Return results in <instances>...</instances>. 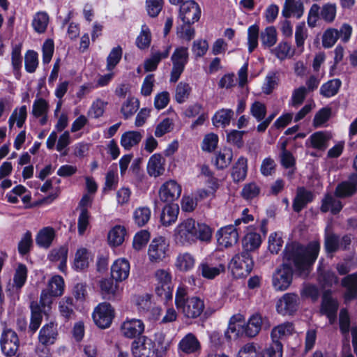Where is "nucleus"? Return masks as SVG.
Instances as JSON below:
<instances>
[{"label": "nucleus", "instance_id": "nucleus-51", "mask_svg": "<svg viewBox=\"0 0 357 357\" xmlns=\"http://www.w3.org/2000/svg\"><path fill=\"white\" fill-rule=\"evenodd\" d=\"M49 16L45 12H38L33 17L32 26L38 33H43L48 25Z\"/></svg>", "mask_w": 357, "mask_h": 357}, {"label": "nucleus", "instance_id": "nucleus-28", "mask_svg": "<svg viewBox=\"0 0 357 357\" xmlns=\"http://www.w3.org/2000/svg\"><path fill=\"white\" fill-rule=\"evenodd\" d=\"M56 237V230L50 226L40 229L36 234V243L43 248H49Z\"/></svg>", "mask_w": 357, "mask_h": 357}, {"label": "nucleus", "instance_id": "nucleus-52", "mask_svg": "<svg viewBox=\"0 0 357 357\" xmlns=\"http://www.w3.org/2000/svg\"><path fill=\"white\" fill-rule=\"evenodd\" d=\"M341 84L339 79H333L327 82L321 86V94L326 98L335 96L338 92Z\"/></svg>", "mask_w": 357, "mask_h": 357}, {"label": "nucleus", "instance_id": "nucleus-49", "mask_svg": "<svg viewBox=\"0 0 357 357\" xmlns=\"http://www.w3.org/2000/svg\"><path fill=\"white\" fill-rule=\"evenodd\" d=\"M151 216V211L147 206L137 208L133 212V220L139 227H143L148 223Z\"/></svg>", "mask_w": 357, "mask_h": 357}, {"label": "nucleus", "instance_id": "nucleus-56", "mask_svg": "<svg viewBox=\"0 0 357 357\" xmlns=\"http://www.w3.org/2000/svg\"><path fill=\"white\" fill-rule=\"evenodd\" d=\"M153 342V353L158 356H163L167 349V344L165 342V335L161 332L155 334Z\"/></svg>", "mask_w": 357, "mask_h": 357}, {"label": "nucleus", "instance_id": "nucleus-16", "mask_svg": "<svg viewBox=\"0 0 357 357\" xmlns=\"http://www.w3.org/2000/svg\"><path fill=\"white\" fill-rule=\"evenodd\" d=\"M181 186L176 181L169 180L160 186L159 197L162 202H172L181 196Z\"/></svg>", "mask_w": 357, "mask_h": 357}, {"label": "nucleus", "instance_id": "nucleus-13", "mask_svg": "<svg viewBox=\"0 0 357 357\" xmlns=\"http://www.w3.org/2000/svg\"><path fill=\"white\" fill-rule=\"evenodd\" d=\"M201 16V8L193 0L186 1L180 6L179 17L183 22L195 23Z\"/></svg>", "mask_w": 357, "mask_h": 357}, {"label": "nucleus", "instance_id": "nucleus-61", "mask_svg": "<svg viewBox=\"0 0 357 357\" xmlns=\"http://www.w3.org/2000/svg\"><path fill=\"white\" fill-rule=\"evenodd\" d=\"M38 66V54L33 51L29 50L24 56V66L26 72L29 73H34Z\"/></svg>", "mask_w": 357, "mask_h": 357}, {"label": "nucleus", "instance_id": "nucleus-37", "mask_svg": "<svg viewBox=\"0 0 357 357\" xmlns=\"http://www.w3.org/2000/svg\"><path fill=\"white\" fill-rule=\"evenodd\" d=\"M294 333V327L290 322L281 324L272 329L271 339L273 341H279L287 338Z\"/></svg>", "mask_w": 357, "mask_h": 357}, {"label": "nucleus", "instance_id": "nucleus-6", "mask_svg": "<svg viewBox=\"0 0 357 357\" xmlns=\"http://www.w3.org/2000/svg\"><path fill=\"white\" fill-rule=\"evenodd\" d=\"M115 317V310L112 305L107 302L99 303L93 310L92 318L94 324L101 329L110 327Z\"/></svg>", "mask_w": 357, "mask_h": 357}, {"label": "nucleus", "instance_id": "nucleus-55", "mask_svg": "<svg viewBox=\"0 0 357 357\" xmlns=\"http://www.w3.org/2000/svg\"><path fill=\"white\" fill-rule=\"evenodd\" d=\"M277 38V29L273 26H267L260 33V40L263 45H275Z\"/></svg>", "mask_w": 357, "mask_h": 357}, {"label": "nucleus", "instance_id": "nucleus-63", "mask_svg": "<svg viewBox=\"0 0 357 357\" xmlns=\"http://www.w3.org/2000/svg\"><path fill=\"white\" fill-rule=\"evenodd\" d=\"M106 105L107 103L100 99L93 101L87 112L89 117L98 119L102 116Z\"/></svg>", "mask_w": 357, "mask_h": 357}, {"label": "nucleus", "instance_id": "nucleus-47", "mask_svg": "<svg viewBox=\"0 0 357 357\" xmlns=\"http://www.w3.org/2000/svg\"><path fill=\"white\" fill-rule=\"evenodd\" d=\"M65 282L63 278L56 275L52 277L47 284V289L54 296H61L64 292Z\"/></svg>", "mask_w": 357, "mask_h": 357}, {"label": "nucleus", "instance_id": "nucleus-32", "mask_svg": "<svg viewBox=\"0 0 357 357\" xmlns=\"http://www.w3.org/2000/svg\"><path fill=\"white\" fill-rule=\"evenodd\" d=\"M195 262L196 259L192 254L181 252L176 258L175 266L181 272H188L195 267Z\"/></svg>", "mask_w": 357, "mask_h": 357}, {"label": "nucleus", "instance_id": "nucleus-29", "mask_svg": "<svg viewBox=\"0 0 357 357\" xmlns=\"http://www.w3.org/2000/svg\"><path fill=\"white\" fill-rule=\"evenodd\" d=\"M341 284L346 289L344 295L346 301L357 297V273L344 277Z\"/></svg>", "mask_w": 357, "mask_h": 357}, {"label": "nucleus", "instance_id": "nucleus-23", "mask_svg": "<svg viewBox=\"0 0 357 357\" xmlns=\"http://www.w3.org/2000/svg\"><path fill=\"white\" fill-rule=\"evenodd\" d=\"M199 271L203 278L212 280L225 272V266L222 263L214 264L208 261H202L198 267Z\"/></svg>", "mask_w": 357, "mask_h": 357}, {"label": "nucleus", "instance_id": "nucleus-18", "mask_svg": "<svg viewBox=\"0 0 357 357\" xmlns=\"http://www.w3.org/2000/svg\"><path fill=\"white\" fill-rule=\"evenodd\" d=\"M93 260V255L87 248H78L74 255L72 268L77 272L86 270Z\"/></svg>", "mask_w": 357, "mask_h": 357}, {"label": "nucleus", "instance_id": "nucleus-48", "mask_svg": "<svg viewBox=\"0 0 357 357\" xmlns=\"http://www.w3.org/2000/svg\"><path fill=\"white\" fill-rule=\"evenodd\" d=\"M342 204L340 200L332 195H326L322 201L321 210L323 212L331 211L332 213H337L341 211Z\"/></svg>", "mask_w": 357, "mask_h": 357}, {"label": "nucleus", "instance_id": "nucleus-44", "mask_svg": "<svg viewBox=\"0 0 357 357\" xmlns=\"http://www.w3.org/2000/svg\"><path fill=\"white\" fill-rule=\"evenodd\" d=\"M233 151L229 147L220 149L215 155V164L218 169L227 167L231 162Z\"/></svg>", "mask_w": 357, "mask_h": 357}, {"label": "nucleus", "instance_id": "nucleus-36", "mask_svg": "<svg viewBox=\"0 0 357 357\" xmlns=\"http://www.w3.org/2000/svg\"><path fill=\"white\" fill-rule=\"evenodd\" d=\"M248 231L243 238V248L244 252L254 251L259 248L261 243V235L255 231H252V229Z\"/></svg>", "mask_w": 357, "mask_h": 357}, {"label": "nucleus", "instance_id": "nucleus-38", "mask_svg": "<svg viewBox=\"0 0 357 357\" xmlns=\"http://www.w3.org/2000/svg\"><path fill=\"white\" fill-rule=\"evenodd\" d=\"M28 275V269L26 265L19 263L14 269L13 287L20 289L26 283Z\"/></svg>", "mask_w": 357, "mask_h": 357}, {"label": "nucleus", "instance_id": "nucleus-60", "mask_svg": "<svg viewBox=\"0 0 357 357\" xmlns=\"http://www.w3.org/2000/svg\"><path fill=\"white\" fill-rule=\"evenodd\" d=\"M191 87L189 84L179 82L176 88L175 100L178 103H183L189 98Z\"/></svg>", "mask_w": 357, "mask_h": 357}, {"label": "nucleus", "instance_id": "nucleus-34", "mask_svg": "<svg viewBox=\"0 0 357 357\" xmlns=\"http://www.w3.org/2000/svg\"><path fill=\"white\" fill-rule=\"evenodd\" d=\"M263 323V318L259 314H252L245 323V336L248 337H254L259 334L261 331Z\"/></svg>", "mask_w": 357, "mask_h": 357}, {"label": "nucleus", "instance_id": "nucleus-25", "mask_svg": "<svg viewBox=\"0 0 357 357\" xmlns=\"http://www.w3.org/2000/svg\"><path fill=\"white\" fill-rule=\"evenodd\" d=\"M68 254V247L64 245L52 249L48 255V259L51 261L59 262L58 268L64 273L67 268Z\"/></svg>", "mask_w": 357, "mask_h": 357}, {"label": "nucleus", "instance_id": "nucleus-50", "mask_svg": "<svg viewBox=\"0 0 357 357\" xmlns=\"http://www.w3.org/2000/svg\"><path fill=\"white\" fill-rule=\"evenodd\" d=\"M169 49L165 50L162 52H153L150 58L144 61V70L146 72L153 71L157 68V66L162 59L166 58L169 54Z\"/></svg>", "mask_w": 357, "mask_h": 357}, {"label": "nucleus", "instance_id": "nucleus-12", "mask_svg": "<svg viewBox=\"0 0 357 357\" xmlns=\"http://www.w3.org/2000/svg\"><path fill=\"white\" fill-rule=\"evenodd\" d=\"M173 68L171 73L170 82H176L180 77L188 61L187 48L181 46L176 49L172 56Z\"/></svg>", "mask_w": 357, "mask_h": 357}, {"label": "nucleus", "instance_id": "nucleus-15", "mask_svg": "<svg viewBox=\"0 0 357 357\" xmlns=\"http://www.w3.org/2000/svg\"><path fill=\"white\" fill-rule=\"evenodd\" d=\"M7 202L10 204H17L20 199L24 204V208H30L32 205L31 193L24 186L17 185L6 195Z\"/></svg>", "mask_w": 357, "mask_h": 357}, {"label": "nucleus", "instance_id": "nucleus-3", "mask_svg": "<svg viewBox=\"0 0 357 357\" xmlns=\"http://www.w3.org/2000/svg\"><path fill=\"white\" fill-rule=\"evenodd\" d=\"M154 278L156 294L165 301H171L173 297L174 285L170 271L159 268L155 271Z\"/></svg>", "mask_w": 357, "mask_h": 357}, {"label": "nucleus", "instance_id": "nucleus-64", "mask_svg": "<svg viewBox=\"0 0 357 357\" xmlns=\"http://www.w3.org/2000/svg\"><path fill=\"white\" fill-rule=\"evenodd\" d=\"M236 357H260L259 351L256 344L247 343L239 349Z\"/></svg>", "mask_w": 357, "mask_h": 357}, {"label": "nucleus", "instance_id": "nucleus-21", "mask_svg": "<svg viewBox=\"0 0 357 357\" xmlns=\"http://www.w3.org/2000/svg\"><path fill=\"white\" fill-rule=\"evenodd\" d=\"M49 109V102L42 97H37L32 105L31 114L40 125L44 126L48 121Z\"/></svg>", "mask_w": 357, "mask_h": 357}, {"label": "nucleus", "instance_id": "nucleus-2", "mask_svg": "<svg viewBox=\"0 0 357 357\" xmlns=\"http://www.w3.org/2000/svg\"><path fill=\"white\" fill-rule=\"evenodd\" d=\"M176 308L187 318L195 319L203 312L205 305L202 299L197 296L187 297V289L179 286L176 291Z\"/></svg>", "mask_w": 357, "mask_h": 357}, {"label": "nucleus", "instance_id": "nucleus-26", "mask_svg": "<svg viewBox=\"0 0 357 357\" xmlns=\"http://www.w3.org/2000/svg\"><path fill=\"white\" fill-rule=\"evenodd\" d=\"M57 336V326L51 322L41 328L38 334V340L43 345H50L55 342Z\"/></svg>", "mask_w": 357, "mask_h": 357}, {"label": "nucleus", "instance_id": "nucleus-24", "mask_svg": "<svg viewBox=\"0 0 357 357\" xmlns=\"http://www.w3.org/2000/svg\"><path fill=\"white\" fill-rule=\"evenodd\" d=\"M165 159L159 153L152 155L147 163V172L150 176H162L165 170Z\"/></svg>", "mask_w": 357, "mask_h": 357}, {"label": "nucleus", "instance_id": "nucleus-11", "mask_svg": "<svg viewBox=\"0 0 357 357\" xmlns=\"http://www.w3.org/2000/svg\"><path fill=\"white\" fill-rule=\"evenodd\" d=\"M225 336L229 340L245 336V317L242 314H236L229 319Z\"/></svg>", "mask_w": 357, "mask_h": 357}, {"label": "nucleus", "instance_id": "nucleus-17", "mask_svg": "<svg viewBox=\"0 0 357 357\" xmlns=\"http://www.w3.org/2000/svg\"><path fill=\"white\" fill-rule=\"evenodd\" d=\"M201 343L196 335L192 333H187L178 344L179 353L197 355L201 351Z\"/></svg>", "mask_w": 357, "mask_h": 357}, {"label": "nucleus", "instance_id": "nucleus-5", "mask_svg": "<svg viewBox=\"0 0 357 357\" xmlns=\"http://www.w3.org/2000/svg\"><path fill=\"white\" fill-rule=\"evenodd\" d=\"M253 260L249 252L236 255L229 264V268L236 278L248 276L252 270Z\"/></svg>", "mask_w": 357, "mask_h": 357}, {"label": "nucleus", "instance_id": "nucleus-4", "mask_svg": "<svg viewBox=\"0 0 357 357\" xmlns=\"http://www.w3.org/2000/svg\"><path fill=\"white\" fill-rule=\"evenodd\" d=\"M196 222L193 219H187L180 222L174 229V237L177 243L190 245L196 242Z\"/></svg>", "mask_w": 357, "mask_h": 357}, {"label": "nucleus", "instance_id": "nucleus-10", "mask_svg": "<svg viewBox=\"0 0 357 357\" xmlns=\"http://www.w3.org/2000/svg\"><path fill=\"white\" fill-rule=\"evenodd\" d=\"M300 299L297 294L286 293L276 302L277 312L282 315H292L298 308Z\"/></svg>", "mask_w": 357, "mask_h": 357}, {"label": "nucleus", "instance_id": "nucleus-7", "mask_svg": "<svg viewBox=\"0 0 357 357\" xmlns=\"http://www.w3.org/2000/svg\"><path fill=\"white\" fill-rule=\"evenodd\" d=\"M337 7L335 3H328L324 4L321 8L319 6L313 4L309 11L307 17V24L310 26L314 27L318 19L319 14L320 17L326 22H332L336 16Z\"/></svg>", "mask_w": 357, "mask_h": 357}, {"label": "nucleus", "instance_id": "nucleus-46", "mask_svg": "<svg viewBox=\"0 0 357 357\" xmlns=\"http://www.w3.org/2000/svg\"><path fill=\"white\" fill-rule=\"evenodd\" d=\"M312 200V195L310 192L304 188H298L293 204L294 211L299 212Z\"/></svg>", "mask_w": 357, "mask_h": 357}, {"label": "nucleus", "instance_id": "nucleus-54", "mask_svg": "<svg viewBox=\"0 0 357 357\" xmlns=\"http://www.w3.org/2000/svg\"><path fill=\"white\" fill-rule=\"evenodd\" d=\"M139 107V101L134 97L128 98L121 107V113L125 119L132 116Z\"/></svg>", "mask_w": 357, "mask_h": 357}, {"label": "nucleus", "instance_id": "nucleus-43", "mask_svg": "<svg viewBox=\"0 0 357 357\" xmlns=\"http://www.w3.org/2000/svg\"><path fill=\"white\" fill-rule=\"evenodd\" d=\"M283 345L280 341H273L267 344L261 351L260 357H282Z\"/></svg>", "mask_w": 357, "mask_h": 357}, {"label": "nucleus", "instance_id": "nucleus-35", "mask_svg": "<svg viewBox=\"0 0 357 357\" xmlns=\"http://www.w3.org/2000/svg\"><path fill=\"white\" fill-rule=\"evenodd\" d=\"M126 234V230L123 226H114L108 232L107 241L109 245L112 247L121 245L125 240Z\"/></svg>", "mask_w": 357, "mask_h": 357}, {"label": "nucleus", "instance_id": "nucleus-1", "mask_svg": "<svg viewBox=\"0 0 357 357\" xmlns=\"http://www.w3.org/2000/svg\"><path fill=\"white\" fill-rule=\"evenodd\" d=\"M319 250L320 244L317 241L310 242L306 247L296 242L288 244L284 250L282 264L273 274L274 289L283 291L289 287L293 278L292 265L300 275H307Z\"/></svg>", "mask_w": 357, "mask_h": 357}, {"label": "nucleus", "instance_id": "nucleus-57", "mask_svg": "<svg viewBox=\"0 0 357 357\" xmlns=\"http://www.w3.org/2000/svg\"><path fill=\"white\" fill-rule=\"evenodd\" d=\"M247 174V159L241 157L238 158L236 166L233 169L232 177L236 181L243 180Z\"/></svg>", "mask_w": 357, "mask_h": 357}, {"label": "nucleus", "instance_id": "nucleus-30", "mask_svg": "<svg viewBox=\"0 0 357 357\" xmlns=\"http://www.w3.org/2000/svg\"><path fill=\"white\" fill-rule=\"evenodd\" d=\"M303 4L300 1L285 0L282 10V15L286 18L291 16L300 18L303 15Z\"/></svg>", "mask_w": 357, "mask_h": 357}, {"label": "nucleus", "instance_id": "nucleus-58", "mask_svg": "<svg viewBox=\"0 0 357 357\" xmlns=\"http://www.w3.org/2000/svg\"><path fill=\"white\" fill-rule=\"evenodd\" d=\"M196 241L208 242L211 239L213 231L211 227L204 223H197L195 225Z\"/></svg>", "mask_w": 357, "mask_h": 357}, {"label": "nucleus", "instance_id": "nucleus-62", "mask_svg": "<svg viewBox=\"0 0 357 357\" xmlns=\"http://www.w3.org/2000/svg\"><path fill=\"white\" fill-rule=\"evenodd\" d=\"M325 249L328 253L336 252L341 249L340 238L333 234H330L326 230L325 235Z\"/></svg>", "mask_w": 357, "mask_h": 357}, {"label": "nucleus", "instance_id": "nucleus-45", "mask_svg": "<svg viewBox=\"0 0 357 357\" xmlns=\"http://www.w3.org/2000/svg\"><path fill=\"white\" fill-rule=\"evenodd\" d=\"M113 278L103 279L100 282V289L104 298L114 297L118 291V286Z\"/></svg>", "mask_w": 357, "mask_h": 357}, {"label": "nucleus", "instance_id": "nucleus-59", "mask_svg": "<svg viewBox=\"0 0 357 357\" xmlns=\"http://www.w3.org/2000/svg\"><path fill=\"white\" fill-rule=\"evenodd\" d=\"M122 56V50L120 46L114 47L110 52L107 59L106 69L111 72L119 63Z\"/></svg>", "mask_w": 357, "mask_h": 357}, {"label": "nucleus", "instance_id": "nucleus-39", "mask_svg": "<svg viewBox=\"0 0 357 357\" xmlns=\"http://www.w3.org/2000/svg\"><path fill=\"white\" fill-rule=\"evenodd\" d=\"M234 112L230 109H222L215 112L212 122L215 127L225 128L229 125Z\"/></svg>", "mask_w": 357, "mask_h": 357}, {"label": "nucleus", "instance_id": "nucleus-42", "mask_svg": "<svg viewBox=\"0 0 357 357\" xmlns=\"http://www.w3.org/2000/svg\"><path fill=\"white\" fill-rule=\"evenodd\" d=\"M31 308V321L29 324V329L32 333H35L40 327L43 321V314L40 306L35 302H31L30 304Z\"/></svg>", "mask_w": 357, "mask_h": 357}, {"label": "nucleus", "instance_id": "nucleus-19", "mask_svg": "<svg viewBox=\"0 0 357 357\" xmlns=\"http://www.w3.org/2000/svg\"><path fill=\"white\" fill-rule=\"evenodd\" d=\"M217 241L220 245L228 248L235 244L238 239L237 229L232 225L221 227L216 234Z\"/></svg>", "mask_w": 357, "mask_h": 357}, {"label": "nucleus", "instance_id": "nucleus-14", "mask_svg": "<svg viewBox=\"0 0 357 357\" xmlns=\"http://www.w3.org/2000/svg\"><path fill=\"white\" fill-rule=\"evenodd\" d=\"M145 325L141 319H126L121 324L120 332L123 337L132 339L142 334Z\"/></svg>", "mask_w": 357, "mask_h": 357}, {"label": "nucleus", "instance_id": "nucleus-31", "mask_svg": "<svg viewBox=\"0 0 357 357\" xmlns=\"http://www.w3.org/2000/svg\"><path fill=\"white\" fill-rule=\"evenodd\" d=\"M357 188V173L351 175L348 181L339 184L335 190V195L338 197L350 196L354 193Z\"/></svg>", "mask_w": 357, "mask_h": 357}, {"label": "nucleus", "instance_id": "nucleus-20", "mask_svg": "<svg viewBox=\"0 0 357 357\" xmlns=\"http://www.w3.org/2000/svg\"><path fill=\"white\" fill-rule=\"evenodd\" d=\"M153 340L146 336H142L132 343V354L134 357H149L153 353Z\"/></svg>", "mask_w": 357, "mask_h": 357}, {"label": "nucleus", "instance_id": "nucleus-9", "mask_svg": "<svg viewBox=\"0 0 357 357\" xmlns=\"http://www.w3.org/2000/svg\"><path fill=\"white\" fill-rule=\"evenodd\" d=\"M0 345L2 353L7 357L14 356L20 346L17 333L10 328H5L1 336Z\"/></svg>", "mask_w": 357, "mask_h": 357}, {"label": "nucleus", "instance_id": "nucleus-27", "mask_svg": "<svg viewBox=\"0 0 357 357\" xmlns=\"http://www.w3.org/2000/svg\"><path fill=\"white\" fill-rule=\"evenodd\" d=\"M338 308V303L336 300L326 293L323 296L321 312L326 314L329 323L333 324L336 320V313Z\"/></svg>", "mask_w": 357, "mask_h": 357}, {"label": "nucleus", "instance_id": "nucleus-8", "mask_svg": "<svg viewBox=\"0 0 357 357\" xmlns=\"http://www.w3.org/2000/svg\"><path fill=\"white\" fill-rule=\"evenodd\" d=\"M169 243L163 237L153 238L149 245L147 255L152 264L162 262L168 256Z\"/></svg>", "mask_w": 357, "mask_h": 357}, {"label": "nucleus", "instance_id": "nucleus-53", "mask_svg": "<svg viewBox=\"0 0 357 357\" xmlns=\"http://www.w3.org/2000/svg\"><path fill=\"white\" fill-rule=\"evenodd\" d=\"M191 24L192 23L183 22V24L177 26V37L183 42L188 43L195 37V29L191 26Z\"/></svg>", "mask_w": 357, "mask_h": 357}, {"label": "nucleus", "instance_id": "nucleus-40", "mask_svg": "<svg viewBox=\"0 0 357 357\" xmlns=\"http://www.w3.org/2000/svg\"><path fill=\"white\" fill-rule=\"evenodd\" d=\"M27 116V108L26 105L15 108L8 119L9 128L12 129L16 123L18 128H22Z\"/></svg>", "mask_w": 357, "mask_h": 357}, {"label": "nucleus", "instance_id": "nucleus-41", "mask_svg": "<svg viewBox=\"0 0 357 357\" xmlns=\"http://www.w3.org/2000/svg\"><path fill=\"white\" fill-rule=\"evenodd\" d=\"M142 138V133L140 131H128L123 133L121 137V146L127 150L139 144Z\"/></svg>", "mask_w": 357, "mask_h": 357}, {"label": "nucleus", "instance_id": "nucleus-33", "mask_svg": "<svg viewBox=\"0 0 357 357\" xmlns=\"http://www.w3.org/2000/svg\"><path fill=\"white\" fill-rule=\"evenodd\" d=\"M179 208L177 204L166 205L160 215L161 224L165 227H168L176 222L178 218Z\"/></svg>", "mask_w": 357, "mask_h": 357}, {"label": "nucleus", "instance_id": "nucleus-22", "mask_svg": "<svg viewBox=\"0 0 357 357\" xmlns=\"http://www.w3.org/2000/svg\"><path fill=\"white\" fill-rule=\"evenodd\" d=\"M130 269L129 261L125 258H119L111 266L112 278L116 282L123 281L128 278Z\"/></svg>", "mask_w": 357, "mask_h": 357}]
</instances>
